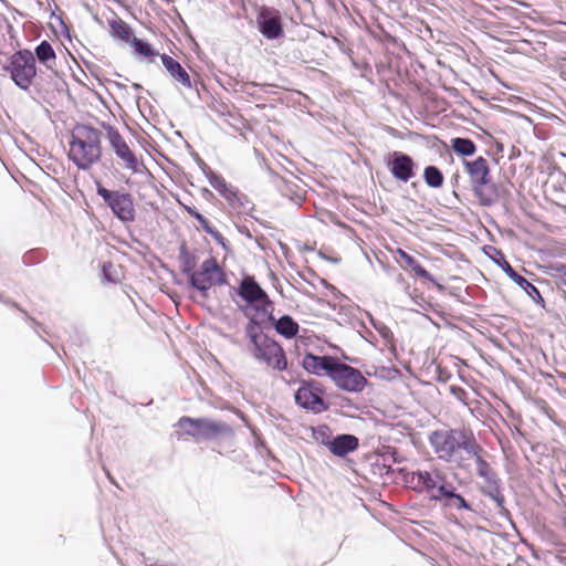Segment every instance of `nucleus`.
I'll use <instances>...</instances> for the list:
<instances>
[{"label": "nucleus", "instance_id": "obj_18", "mask_svg": "<svg viewBox=\"0 0 566 566\" xmlns=\"http://www.w3.org/2000/svg\"><path fill=\"white\" fill-rule=\"evenodd\" d=\"M160 60L166 71L176 83L188 90L193 88L189 73L177 60L166 53L160 54Z\"/></svg>", "mask_w": 566, "mask_h": 566}, {"label": "nucleus", "instance_id": "obj_12", "mask_svg": "<svg viewBox=\"0 0 566 566\" xmlns=\"http://www.w3.org/2000/svg\"><path fill=\"white\" fill-rule=\"evenodd\" d=\"M256 28L266 40L273 41L284 35V24L281 11L269 6H260L256 9Z\"/></svg>", "mask_w": 566, "mask_h": 566}, {"label": "nucleus", "instance_id": "obj_38", "mask_svg": "<svg viewBox=\"0 0 566 566\" xmlns=\"http://www.w3.org/2000/svg\"><path fill=\"white\" fill-rule=\"evenodd\" d=\"M233 208L241 209V212H248L251 211L254 208V205L252 201L248 198L247 195L240 192L237 190V196L233 197Z\"/></svg>", "mask_w": 566, "mask_h": 566}, {"label": "nucleus", "instance_id": "obj_15", "mask_svg": "<svg viewBox=\"0 0 566 566\" xmlns=\"http://www.w3.org/2000/svg\"><path fill=\"white\" fill-rule=\"evenodd\" d=\"M386 166L391 176L401 182H408L416 176L417 164L406 153L394 150L385 159Z\"/></svg>", "mask_w": 566, "mask_h": 566}, {"label": "nucleus", "instance_id": "obj_1", "mask_svg": "<svg viewBox=\"0 0 566 566\" xmlns=\"http://www.w3.org/2000/svg\"><path fill=\"white\" fill-rule=\"evenodd\" d=\"M405 480L412 491L427 494L430 501L438 503L442 509L474 512L472 504L458 492L453 481L442 469L412 471L406 474Z\"/></svg>", "mask_w": 566, "mask_h": 566}, {"label": "nucleus", "instance_id": "obj_47", "mask_svg": "<svg viewBox=\"0 0 566 566\" xmlns=\"http://www.w3.org/2000/svg\"><path fill=\"white\" fill-rule=\"evenodd\" d=\"M103 274H104V276H105V279L107 281L114 282V280L109 276V272H107V265L106 264L103 265Z\"/></svg>", "mask_w": 566, "mask_h": 566}, {"label": "nucleus", "instance_id": "obj_22", "mask_svg": "<svg viewBox=\"0 0 566 566\" xmlns=\"http://www.w3.org/2000/svg\"><path fill=\"white\" fill-rule=\"evenodd\" d=\"M473 452H467L464 457V463L465 468H459L460 470H469L470 469V461L474 460L476 464V474L479 476L483 474H489L491 472H494L490 463L483 458L484 449L482 446L475 440L472 444Z\"/></svg>", "mask_w": 566, "mask_h": 566}, {"label": "nucleus", "instance_id": "obj_41", "mask_svg": "<svg viewBox=\"0 0 566 566\" xmlns=\"http://www.w3.org/2000/svg\"><path fill=\"white\" fill-rule=\"evenodd\" d=\"M206 233L210 234L223 250H230L229 242L213 226Z\"/></svg>", "mask_w": 566, "mask_h": 566}, {"label": "nucleus", "instance_id": "obj_4", "mask_svg": "<svg viewBox=\"0 0 566 566\" xmlns=\"http://www.w3.org/2000/svg\"><path fill=\"white\" fill-rule=\"evenodd\" d=\"M464 169L469 176L471 190L480 206L492 207L500 198L499 187L492 181L489 163L483 157L474 160H463Z\"/></svg>", "mask_w": 566, "mask_h": 566}, {"label": "nucleus", "instance_id": "obj_2", "mask_svg": "<svg viewBox=\"0 0 566 566\" xmlns=\"http://www.w3.org/2000/svg\"><path fill=\"white\" fill-rule=\"evenodd\" d=\"M428 440L438 459L465 468L464 457L467 452H473L472 444L476 439L471 431L440 429L432 431Z\"/></svg>", "mask_w": 566, "mask_h": 566}, {"label": "nucleus", "instance_id": "obj_34", "mask_svg": "<svg viewBox=\"0 0 566 566\" xmlns=\"http://www.w3.org/2000/svg\"><path fill=\"white\" fill-rule=\"evenodd\" d=\"M253 311L255 314L259 315L260 318L265 319V324L272 326L274 321L276 319L273 314V302L268 296L265 300H263L261 303L256 305V307H253Z\"/></svg>", "mask_w": 566, "mask_h": 566}, {"label": "nucleus", "instance_id": "obj_11", "mask_svg": "<svg viewBox=\"0 0 566 566\" xmlns=\"http://www.w3.org/2000/svg\"><path fill=\"white\" fill-rule=\"evenodd\" d=\"M329 378L337 388L347 392H361L368 384L367 378L359 369L342 363L338 358Z\"/></svg>", "mask_w": 566, "mask_h": 566}, {"label": "nucleus", "instance_id": "obj_37", "mask_svg": "<svg viewBox=\"0 0 566 566\" xmlns=\"http://www.w3.org/2000/svg\"><path fill=\"white\" fill-rule=\"evenodd\" d=\"M366 315L371 326L380 334L382 339L388 344H392L395 337L391 329L385 323L374 318V316L369 312H367Z\"/></svg>", "mask_w": 566, "mask_h": 566}, {"label": "nucleus", "instance_id": "obj_48", "mask_svg": "<svg viewBox=\"0 0 566 566\" xmlns=\"http://www.w3.org/2000/svg\"><path fill=\"white\" fill-rule=\"evenodd\" d=\"M497 151H503V145L501 143H496Z\"/></svg>", "mask_w": 566, "mask_h": 566}, {"label": "nucleus", "instance_id": "obj_27", "mask_svg": "<svg viewBox=\"0 0 566 566\" xmlns=\"http://www.w3.org/2000/svg\"><path fill=\"white\" fill-rule=\"evenodd\" d=\"M178 260L180 263V271L189 279L195 273L197 266L196 255L187 249V245L182 243L179 248Z\"/></svg>", "mask_w": 566, "mask_h": 566}, {"label": "nucleus", "instance_id": "obj_17", "mask_svg": "<svg viewBox=\"0 0 566 566\" xmlns=\"http://www.w3.org/2000/svg\"><path fill=\"white\" fill-rule=\"evenodd\" d=\"M337 358L329 355H314L312 353H306L302 359L303 368L315 376L327 375L331 377L332 369L336 363Z\"/></svg>", "mask_w": 566, "mask_h": 566}, {"label": "nucleus", "instance_id": "obj_32", "mask_svg": "<svg viewBox=\"0 0 566 566\" xmlns=\"http://www.w3.org/2000/svg\"><path fill=\"white\" fill-rule=\"evenodd\" d=\"M423 180L428 187L437 189L443 186L444 176L437 166L429 165L423 170Z\"/></svg>", "mask_w": 566, "mask_h": 566}, {"label": "nucleus", "instance_id": "obj_33", "mask_svg": "<svg viewBox=\"0 0 566 566\" xmlns=\"http://www.w3.org/2000/svg\"><path fill=\"white\" fill-rule=\"evenodd\" d=\"M243 315L248 318V323L245 325L244 332H253L269 328V325L265 324V319L260 318L258 314L252 313L253 308H243L241 307Z\"/></svg>", "mask_w": 566, "mask_h": 566}, {"label": "nucleus", "instance_id": "obj_24", "mask_svg": "<svg viewBox=\"0 0 566 566\" xmlns=\"http://www.w3.org/2000/svg\"><path fill=\"white\" fill-rule=\"evenodd\" d=\"M272 327L280 336L286 339L296 337L300 332L298 323L289 314H284L280 318H276L272 324Z\"/></svg>", "mask_w": 566, "mask_h": 566}, {"label": "nucleus", "instance_id": "obj_19", "mask_svg": "<svg viewBox=\"0 0 566 566\" xmlns=\"http://www.w3.org/2000/svg\"><path fill=\"white\" fill-rule=\"evenodd\" d=\"M359 447V440L356 436L349 433H340L333 438L329 451L339 458L346 457Z\"/></svg>", "mask_w": 566, "mask_h": 566}, {"label": "nucleus", "instance_id": "obj_20", "mask_svg": "<svg viewBox=\"0 0 566 566\" xmlns=\"http://www.w3.org/2000/svg\"><path fill=\"white\" fill-rule=\"evenodd\" d=\"M481 493L494 501L495 507L497 510V513L500 516L510 518L511 513L505 506V497L503 494V483L502 481H497L494 484H491L489 486H480Z\"/></svg>", "mask_w": 566, "mask_h": 566}, {"label": "nucleus", "instance_id": "obj_14", "mask_svg": "<svg viewBox=\"0 0 566 566\" xmlns=\"http://www.w3.org/2000/svg\"><path fill=\"white\" fill-rule=\"evenodd\" d=\"M253 358L279 371L287 369V359L282 346L273 338L264 336L262 344L255 349H250Z\"/></svg>", "mask_w": 566, "mask_h": 566}, {"label": "nucleus", "instance_id": "obj_29", "mask_svg": "<svg viewBox=\"0 0 566 566\" xmlns=\"http://www.w3.org/2000/svg\"><path fill=\"white\" fill-rule=\"evenodd\" d=\"M451 148L457 155L462 157L473 156L476 151L474 142L467 137L452 138Z\"/></svg>", "mask_w": 566, "mask_h": 566}, {"label": "nucleus", "instance_id": "obj_28", "mask_svg": "<svg viewBox=\"0 0 566 566\" xmlns=\"http://www.w3.org/2000/svg\"><path fill=\"white\" fill-rule=\"evenodd\" d=\"M399 254H400V258L402 259V261L406 263V265L408 268L411 269V271L419 277L428 281V282H432L434 284H437L434 277L420 264V262L412 255H410L409 253L402 251V250H399Z\"/></svg>", "mask_w": 566, "mask_h": 566}, {"label": "nucleus", "instance_id": "obj_31", "mask_svg": "<svg viewBox=\"0 0 566 566\" xmlns=\"http://www.w3.org/2000/svg\"><path fill=\"white\" fill-rule=\"evenodd\" d=\"M276 186L284 196H289L296 205H301L305 198L302 189L294 182H289L283 178H279V184Z\"/></svg>", "mask_w": 566, "mask_h": 566}, {"label": "nucleus", "instance_id": "obj_6", "mask_svg": "<svg viewBox=\"0 0 566 566\" xmlns=\"http://www.w3.org/2000/svg\"><path fill=\"white\" fill-rule=\"evenodd\" d=\"M3 70L20 90L28 91L36 76L34 54L28 49L19 50L9 55Z\"/></svg>", "mask_w": 566, "mask_h": 566}, {"label": "nucleus", "instance_id": "obj_36", "mask_svg": "<svg viewBox=\"0 0 566 566\" xmlns=\"http://www.w3.org/2000/svg\"><path fill=\"white\" fill-rule=\"evenodd\" d=\"M312 437L316 442L327 447L328 449L331 448V443L334 438L332 436V430L327 424H321L312 428Z\"/></svg>", "mask_w": 566, "mask_h": 566}, {"label": "nucleus", "instance_id": "obj_46", "mask_svg": "<svg viewBox=\"0 0 566 566\" xmlns=\"http://www.w3.org/2000/svg\"><path fill=\"white\" fill-rule=\"evenodd\" d=\"M34 253H35V251H30V252L25 253L24 256H23V262L25 264H30L32 262V260H33V254Z\"/></svg>", "mask_w": 566, "mask_h": 566}, {"label": "nucleus", "instance_id": "obj_3", "mask_svg": "<svg viewBox=\"0 0 566 566\" xmlns=\"http://www.w3.org/2000/svg\"><path fill=\"white\" fill-rule=\"evenodd\" d=\"M102 132L97 128L76 124L70 139V160L80 169L88 170L102 158Z\"/></svg>", "mask_w": 566, "mask_h": 566}, {"label": "nucleus", "instance_id": "obj_10", "mask_svg": "<svg viewBox=\"0 0 566 566\" xmlns=\"http://www.w3.org/2000/svg\"><path fill=\"white\" fill-rule=\"evenodd\" d=\"M294 399L297 406L316 415L327 411L329 408L324 399L323 386L314 379L301 380Z\"/></svg>", "mask_w": 566, "mask_h": 566}, {"label": "nucleus", "instance_id": "obj_5", "mask_svg": "<svg viewBox=\"0 0 566 566\" xmlns=\"http://www.w3.org/2000/svg\"><path fill=\"white\" fill-rule=\"evenodd\" d=\"M181 434L195 439L197 442L216 440L231 432V428L221 421L210 418L181 417L175 424Z\"/></svg>", "mask_w": 566, "mask_h": 566}, {"label": "nucleus", "instance_id": "obj_45", "mask_svg": "<svg viewBox=\"0 0 566 566\" xmlns=\"http://www.w3.org/2000/svg\"><path fill=\"white\" fill-rule=\"evenodd\" d=\"M199 166H200L202 172L205 174V176L208 178V172L212 171L210 169V167L203 160H201V159H199Z\"/></svg>", "mask_w": 566, "mask_h": 566}, {"label": "nucleus", "instance_id": "obj_43", "mask_svg": "<svg viewBox=\"0 0 566 566\" xmlns=\"http://www.w3.org/2000/svg\"><path fill=\"white\" fill-rule=\"evenodd\" d=\"M0 302L8 305V306H11L13 308H17L23 313H25L17 302H14L13 300H10V298H4L1 294H0Z\"/></svg>", "mask_w": 566, "mask_h": 566}, {"label": "nucleus", "instance_id": "obj_39", "mask_svg": "<svg viewBox=\"0 0 566 566\" xmlns=\"http://www.w3.org/2000/svg\"><path fill=\"white\" fill-rule=\"evenodd\" d=\"M187 212L198 221L200 228L205 232H207L212 227L210 221L203 214H201L196 208L188 207Z\"/></svg>", "mask_w": 566, "mask_h": 566}, {"label": "nucleus", "instance_id": "obj_16", "mask_svg": "<svg viewBox=\"0 0 566 566\" xmlns=\"http://www.w3.org/2000/svg\"><path fill=\"white\" fill-rule=\"evenodd\" d=\"M231 292L247 303L244 308L256 307L259 303L269 296L255 279L250 275L244 276L238 287H231Z\"/></svg>", "mask_w": 566, "mask_h": 566}, {"label": "nucleus", "instance_id": "obj_42", "mask_svg": "<svg viewBox=\"0 0 566 566\" xmlns=\"http://www.w3.org/2000/svg\"><path fill=\"white\" fill-rule=\"evenodd\" d=\"M480 478L483 480V484L481 486H489L501 480L495 471L489 474H483Z\"/></svg>", "mask_w": 566, "mask_h": 566}, {"label": "nucleus", "instance_id": "obj_21", "mask_svg": "<svg viewBox=\"0 0 566 566\" xmlns=\"http://www.w3.org/2000/svg\"><path fill=\"white\" fill-rule=\"evenodd\" d=\"M473 452H467L464 457V463L465 468H459L460 470H469L470 469V461L474 460L476 464V474L479 476L483 474H489L491 472H494L490 463L483 458L484 449L482 446L475 440L472 444Z\"/></svg>", "mask_w": 566, "mask_h": 566}, {"label": "nucleus", "instance_id": "obj_26", "mask_svg": "<svg viewBox=\"0 0 566 566\" xmlns=\"http://www.w3.org/2000/svg\"><path fill=\"white\" fill-rule=\"evenodd\" d=\"M33 54H34V57L38 59V61L41 64H44L50 70L55 64V60H56L55 51L53 50L52 44L46 40L41 41L36 45Z\"/></svg>", "mask_w": 566, "mask_h": 566}, {"label": "nucleus", "instance_id": "obj_35", "mask_svg": "<svg viewBox=\"0 0 566 566\" xmlns=\"http://www.w3.org/2000/svg\"><path fill=\"white\" fill-rule=\"evenodd\" d=\"M130 45L134 48L135 53L140 56L150 57L159 55V53L146 40L133 36L130 40Z\"/></svg>", "mask_w": 566, "mask_h": 566}, {"label": "nucleus", "instance_id": "obj_7", "mask_svg": "<svg viewBox=\"0 0 566 566\" xmlns=\"http://www.w3.org/2000/svg\"><path fill=\"white\" fill-rule=\"evenodd\" d=\"M228 276L216 258L206 259L199 269L188 279L189 287L196 290L205 300L213 285H227Z\"/></svg>", "mask_w": 566, "mask_h": 566}, {"label": "nucleus", "instance_id": "obj_23", "mask_svg": "<svg viewBox=\"0 0 566 566\" xmlns=\"http://www.w3.org/2000/svg\"><path fill=\"white\" fill-rule=\"evenodd\" d=\"M473 452H467L464 457V463L465 468H459L460 470H469L470 469V461L474 460L476 464V474L479 476L483 474H489L491 472H494L490 463L483 458L484 449L482 446L475 440L472 444Z\"/></svg>", "mask_w": 566, "mask_h": 566}, {"label": "nucleus", "instance_id": "obj_44", "mask_svg": "<svg viewBox=\"0 0 566 566\" xmlns=\"http://www.w3.org/2000/svg\"><path fill=\"white\" fill-rule=\"evenodd\" d=\"M450 391L455 395L458 398H461L462 395H465V391L463 388L458 386H451Z\"/></svg>", "mask_w": 566, "mask_h": 566}, {"label": "nucleus", "instance_id": "obj_40", "mask_svg": "<svg viewBox=\"0 0 566 566\" xmlns=\"http://www.w3.org/2000/svg\"><path fill=\"white\" fill-rule=\"evenodd\" d=\"M245 335L249 339L250 349H255L256 347L262 344L264 334L260 331H253V332H245Z\"/></svg>", "mask_w": 566, "mask_h": 566}, {"label": "nucleus", "instance_id": "obj_13", "mask_svg": "<svg viewBox=\"0 0 566 566\" xmlns=\"http://www.w3.org/2000/svg\"><path fill=\"white\" fill-rule=\"evenodd\" d=\"M491 253L486 252L489 258L497 264L503 272L518 285L536 304L544 305V298L542 297L538 289L531 283L523 275L517 273L505 259L503 252L494 247H488Z\"/></svg>", "mask_w": 566, "mask_h": 566}, {"label": "nucleus", "instance_id": "obj_9", "mask_svg": "<svg viewBox=\"0 0 566 566\" xmlns=\"http://www.w3.org/2000/svg\"><path fill=\"white\" fill-rule=\"evenodd\" d=\"M101 126L105 130L109 147L127 170L132 174H143L144 171H147L144 163L138 160L115 126L105 122H102Z\"/></svg>", "mask_w": 566, "mask_h": 566}, {"label": "nucleus", "instance_id": "obj_30", "mask_svg": "<svg viewBox=\"0 0 566 566\" xmlns=\"http://www.w3.org/2000/svg\"><path fill=\"white\" fill-rule=\"evenodd\" d=\"M111 34L113 38L119 39L124 42H129L133 35V30L128 23L122 19L109 21Z\"/></svg>", "mask_w": 566, "mask_h": 566}, {"label": "nucleus", "instance_id": "obj_25", "mask_svg": "<svg viewBox=\"0 0 566 566\" xmlns=\"http://www.w3.org/2000/svg\"><path fill=\"white\" fill-rule=\"evenodd\" d=\"M208 180L212 188H214L228 202L233 206V197L237 196V188L228 184L226 179L214 171L208 172Z\"/></svg>", "mask_w": 566, "mask_h": 566}, {"label": "nucleus", "instance_id": "obj_49", "mask_svg": "<svg viewBox=\"0 0 566 566\" xmlns=\"http://www.w3.org/2000/svg\"><path fill=\"white\" fill-rule=\"evenodd\" d=\"M134 88H135V90H140V88H142V85H140V84H134Z\"/></svg>", "mask_w": 566, "mask_h": 566}, {"label": "nucleus", "instance_id": "obj_8", "mask_svg": "<svg viewBox=\"0 0 566 566\" xmlns=\"http://www.w3.org/2000/svg\"><path fill=\"white\" fill-rule=\"evenodd\" d=\"M95 184L96 193L103 199L104 203L119 221L124 223L135 221L136 210L133 196L129 192L109 190L99 181H96Z\"/></svg>", "mask_w": 566, "mask_h": 566}]
</instances>
